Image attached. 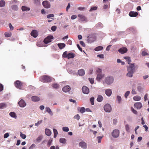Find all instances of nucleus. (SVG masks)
I'll return each mask as SVG.
<instances>
[{
	"mask_svg": "<svg viewBox=\"0 0 149 149\" xmlns=\"http://www.w3.org/2000/svg\"><path fill=\"white\" fill-rule=\"evenodd\" d=\"M51 77L46 75L41 76L40 77V80L43 83H48L51 81Z\"/></svg>",
	"mask_w": 149,
	"mask_h": 149,
	"instance_id": "f257e3e1",
	"label": "nucleus"
},
{
	"mask_svg": "<svg viewBox=\"0 0 149 149\" xmlns=\"http://www.w3.org/2000/svg\"><path fill=\"white\" fill-rule=\"evenodd\" d=\"M114 80V78L112 77L109 76L105 78V81L107 85H111L113 83Z\"/></svg>",
	"mask_w": 149,
	"mask_h": 149,
	"instance_id": "f03ea898",
	"label": "nucleus"
},
{
	"mask_svg": "<svg viewBox=\"0 0 149 149\" xmlns=\"http://www.w3.org/2000/svg\"><path fill=\"white\" fill-rule=\"evenodd\" d=\"M120 132L118 129L114 130L111 132V135L114 138H118Z\"/></svg>",
	"mask_w": 149,
	"mask_h": 149,
	"instance_id": "7ed1b4c3",
	"label": "nucleus"
},
{
	"mask_svg": "<svg viewBox=\"0 0 149 149\" xmlns=\"http://www.w3.org/2000/svg\"><path fill=\"white\" fill-rule=\"evenodd\" d=\"M104 110L106 112L109 113L111 112L112 110L111 105L109 104H106L104 106Z\"/></svg>",
	"mask_w": 149,
	"mask_h": 149,
	"instance_id": "20e7f679",
	"label": "nucleus"
},
{
	"mask_svg": "<svg viewBox=\"0 0 149 149\" xmlns=\"http://www.w3.org/2000/svg\"><path fill=\"white\" fill-rule=\"evenodd\" d=\"M87 41L88 43H91L93 42L96 40L95 36L93 35H90L87 38Z\"/></svg>",
	"mask_w": 149,
	"mask_h": 149,
	"instance_id": "39448f33",
	"label": "nucleus"
},
{
	"mask_svg": "<svg viewBox=\"0 0 149 149\" xmlns=\"http://www.w3.org/2000/svg\"><path fill=\"white\" fill-rule=\"evenodd\" d=\"M129 64V66L127 67V70L134 72L136 64L135 63H131Z\"/></svg>",
	"mask_w": 149,
	"mask_h": 149,
	"instance_id": "423d86ee",
	"label": "nucleus"
},
{
	"mask_svg": "<svg viewBox=\"0 0 149 149\" xmlns=\"http://www.w3.org/2000/svg\"><path fill=\"white\" fill-rule=\"evenodd\" d=\"M14 84L16 88L19 89H21L22 84L21 81L19 80L16 81L14 82Z\"/></svg>",
	"mask_w": 149,
	"mask_h": 149,
	"instance_id": "0eeeda50",
	"label": "nucleus"
},
{
	"mask_svg": "<svg viewBox=\"0 0 149 149\" xmlns=\"http://www.w3.org/2000/svg\"><path fill=\"white\" fill-rule=\"evenodd\" d=\"M53 38V36H49L46 37L43 41L44 42L47 44L51 42L52 41V39Z\"/></svg>",
	"mask_w": 149,
	"mask_h": 149,
	"instance_id": "6e6552de",
	"label": "nucleus"
},
{
	"mask_svg": "<svg viewBox=\"0 0 149 149\" xmlns=\"http://www.w3.org/2000/svg\"><path fill=\"white\" fill-rule=\"evenodd\" d=\"M79 146L83 149H86L87 147V143L84 141H83L79 143Z\"/></svg>",
	"mask_w": 149,
	"mask_h": 149,
	"instance_id": "1a4fd4ad",
	"label": "nucleus"
},
{
	"mask_svg": "<svg viewBox=\"0 0 149 149\" xmlns=\"http://www.w3.org/2000/svg\"><path fill=\"white\" fill-rule=\"evenodd\" d=\"M19 106L21 107H24L26 105L25 101L23 99H21L18 102Z\"/></svg>",
	"mask_w": 149,
	"mask_h": 149,
	"instance_id": "9d476101",
	"label": "nucleus"
},
{
	"mask_svg": "<svg viewBox=\"0 0 149 149\" xmlns=\"http://www.w3.org/2000/svg\"><path fill=\"white\" fill-rule=\"evenodd\" d=\"M42 3L43 6L46 8H48L50 7V3L47 1H43Z\"/></svg>",
	"mask_w": 149,
	"mask_h": 149,
	"instance_id": "9b49d317",
	"label": "nucleus"
},
{
	"mask_svg": "<svg viewBox=\"0 0 149 149\" xmlns=\"http://www.w3.org/2000/svg\"><path fill=\"white\" fill-rule=\"evenodd\" d=\"M83 93L85 94H87L89 93V90L88 88L85 86H84L82 88Z\"/></svg>",
	"mask_w": 149,
	"mask_h": 149,
	"instance_id": "f8f14e48",
	"label": "nucleus"
},
{
	"mask_svg": "<svg viewBox=\"0 0 149 149\" xmlns=\"http://www.w3.org/2000/svg\"><path fill=\"white\" fill-rule=\"evenodd\" d=\"M127 51V49L126 47L121 48L118 50V51L121 54L125 53Z\"/></svg>",
	"mask_w": 149,
	"mask_h": 149,
	"instance_id": "ddd939ff",
	"label": "nucleus"
},
{
	"mask_svg": "<svg viewBox=\"0 0 149 149\" xmlns=\"http://www.w3.org/2000/svg\"><path fill=\"white\" fill-rule=\"evenodd\" d=\"M71 90V88L68 85H67L63 87L62 88L63 91L65 93L68 92Z\"/></svg>",
	"mask_w": 149,
	"mask_h": 149,
	"instance_id": "4468645a",
	"label": "nucleus"
},
{
	"mask_svg": "<svg viewBox=\"0 0 149 149\" xmlns=\"http://www.w3.org/2000/svg\"><path fill=\"white\" fill-rule=\"evenodd\" d=\"M78 16L79 17L80 20L81 21H87V19L84 16L81 14H79Z\"/></svg>",
	"mask_w": 149,
	"mask_h": 149,
	"instance_id": "2eb2a0df",
	"label": "nucleus"
},
{
	"mask_svg": "<svg viewBox=\"0 0 149 149\" xmlns=\"http://www.w3.org/2000/svg\"><path fill=\"white\" fill-rule=\"evenodd\" d=\"M134 107L137 109H140L142 107V104L140 102L135 103L134 105Z\"/></svg>",
	"mask_w": 149,
	"mask_h": 149,
	"instance_id": "dca6fc26",
	"label": "nucleus"
},
{
	"mask_svg": "<svg viewBox=\"0 0 149 149\" xmlns=\"http://www.w3.org/2000/svg\"><path fill=\"white\" fill-rule=\"evenodd\" d=\"M129 15L131 17H136L138 15V13L136 12L130 11L129 13Z\"/></svg>",
	"mask_w": 149,
	"mask_h": 149,
	"instance_id": "f3484780",
	"label": "nucleus"
},
{
	"mask_svg": "<svg viewBox=\"0 0 149 149\" xmlns=\"http://www.w3.org/2000/svg\"><path fill=\"white\" fill-rule=\"evenodd\" d=\"M31 36H33V37L35 38L37 37L38 35L37 31L34 30H33L31 31Z\"/></svg>",
	"mask_w": 149,
	"mask_h": 149,
	"instance_id": "a211bd4d",
	"label": "nucleus"
},
{
	"mask_svg": "<svg viewBox=\"0 0 149 149\" xmlns=\"http://www.w3.org/2000/svg\"><path fill=\"white\" fill-rule=\"evenodd\" d=\"M105 92L107 96L109 97L111 95L112 91L111 89H108L105 90Z\"/></svg>",
	"mask_w": 149,
	"mask_h": 149,
	"instance_id": "6ab92c4d",
	"label": "nucleus"
},
{
	"mask_svg": "<svg viewBox=\"0 0 149 149\" xmlns=\"http://www.w3.org/2000/svg\"><path fill=\"white\" fill-rule=\"evenodd\" d=\"M104 74L99 73L97 75L96 79L98 81H100L104 76Z\"/></svg>",
	"mask_w": 149,
	"mask_h": 149,
	"instance_id": "aec40b11",
	"label": "nucleus"
},
{
	"mask_svg": "<svg viewBox=\"0 0 149 149\" xmlns=\"http://www.w3.org/2000/svg\"><path fill=\"white\" fill-rule=\"evenodd\" d=\"M45 110L50 115L52 116L53 115V113L50 108L49 107H46Z\"/></svg>",
	"mask_w": 149,
	"mask_h": 149,
	"instance_id": "412c9836",
	"label": "nucleus"
},
{
	"mask_svg": "<svg viewBox=\"0 0 149 149\" xmlns=\"http://www.w3.org/2000/svg\"><path fill=\"white\" fill-rule=\"evenodd\" d=\"M31 100L33 101L36 102L39 101L40 100V98L38 97L33 96L31 97Z\"/></svg>",
	"mask_w": 149,
	"mask_h": 149,
	"instance_id": "4be33fe9",
	"label": "nucleus"
},
{
	"mask_svg": "<svg viewBox=\"0 0 149 149\" xmlns=\"http://www.w3.org/2000/svg\"><path fill=\"white\" fill-rule=\"evenodd\" d=\"M75 56V54L72 52L68 54V59L73 58Z\"/></svg>",
	"mask_w": 149,
	"mask_h": 149,
	"instance_id": "5701e85b",
	"label": "nucleus"
},
{
	"mask_svg": "<svg viewBox=\"0 0 149 149\" xmlns=\"http://www.w3.org/2000/svg\"><path fill=\"white\" fill-rule=\"evenodd\" d=\"M78 111H79L81 113H83L85 112V109L84 107H78L77 108Z\"/></svg>",
	"mask_w": 149,
	"mask_h": 149,
	"instance_id": "b1692460",
	"label": "nucleus"
},
{
	"mask_svg": "<svg viewBox=\"0 0 149 149\" xmlns=\"http://www.w3.org/2000/svg\"><path fill=\"white\" fill-rule=\"evenodd\" d=\"M78 73L80 76H83L85 74V71L83 69H80L78 71Z\"/></svg>",
	"mask_w": 149,
	"mask_h": 149,
	"instance_id": "393cba45",
	"label": "nucleus"
},
{
	"mask_svg": "<svg viewBox=\"0 0 149 149\" xmlns=\"http://www.w3.org/2000/svg\"><path fill=\"white\" fill-rule=\"evenodd\" d=\"M22 10L23 11H28L30 10V8L27 7L26 6H23L22 7Z\"/></svg>",
	"mask_w": 149,
	"mask_h": 149,
	"instance_id": "a878e982",
	"label": "nucleus"
},
{
	"mask_svg": "<svg viewBox=\"0 0 149 149\" xmlns=\"http://www.w3.org/2000/svg\"><path fill=\"white\" fill-rule=\"evenodd\" d=\"M45 133L48 136H50L52 132L50 130L48 129H45Z\"/></svg>",
	"mask_w": 149,
	"mask_h": 149,
	"instance_id": "bb28decb",
	"label": "nucleus"
},
{
	"mask_svg": "<svg viewBox=\"0 0 149 149\" xmlns=\"http://www.w3.org/2000/svg\"><path fill=\"white\" fill-rule=\"evenodd\" d=\"M128 73L127 74V76L129 77H131L133 76V74L134 72L133 71L127 70Z\"/></svg>",
	"mask_w": 149,
	"mask_h": 149,
	"instance_id": "cd10ccee",
	"label": "nucleus"
},
{
	"mask_svg": "<svg viewBox=\"0 0 149 149\" xmlns=\"http://www.w3.org/2000/svg\"><path fill=\"white\" fill-rule=\"evenodd\" d=\"M61 49L65 47V45L63 43H59L57 45Z\"/></svg>",
	"mask_w": 149,
	"mask_h": 149,
	"instance_id": "c85d7f7f",
	"label": "nucleus"
},
{
	"mask_svg": "<svg viewBox=\"0 0 149 149\" xmlns=\"http://www.w3.org/2000/svg\"><path fill=\"white\" fill-rule=\"evenodd\" d=\"M103 97L102 95H99L97 96V100L99 102H101L103 100Z\"/></svg>",
	"mask_w": 149,
	"mask_h": 149,
	"instance_id": "c756f323",
	"label": "nucleus"
},
{
	"mask_svg": "<svg viewBox=\"0 0 149 149\" xmlns=\"http://www.w3.org/2000/svg\"><path fill=\"white\" fill-rule=\"evenodd\" d=\"M9 115L12 117L16 119L17 118V116L16 113L14 112H10L9 114Z\"/></svg>",
	"mask_w": 149,
	"mask_h": 149,
	"instance_id": "7c9ffc66",
	"label": "nucleus"
},
{
	"mask_svg": "<svg viewBox=\"0 0 149 149\" xmlns=\"http://www.w3.org/2000/svg\"><path fill=\"white\" fill-rule=\"evenodd\" d=\"M66 139L64 138H61L59 140L60 143L64 144L66 143Z\"/></svg>",
	"mask_w": 149,
	"mask_h": 149,
	"instance_id": "2f4dec72",
	"label": "nucleus"
},
{
	"mask_svg": "<svg viewBox=\"0 0 149 149\" xmlns=\"http://www.w3.org/2000/svg\"><path fill=\"white\" fill-rule=\"evenodd\" d=\"M116 100L117 101L118 104H121L122 102V98L121 96L118 95L117 96Z\"/></svg>",
	"mask_w": 149,
	"mask_h": 149,
	"instance_id": "473e14b6",
	"label": "nucleus"
},
{
	"mask_svg": "<svg viewBox=\"0 0 149 149\" xmlns=\"http://www.w3.org/2000/svg\"><path fill=\"white\" fill-rule=\"evenodd\" d=\"M141 97L139 96L136 95L133 97V99L134 101H138L141 100Z\"/></svg>",
	"mask_w": 149,
	"mask_h": 149,
	"instance_id": "72a5a7b5",
	"label": "nucleus"
},
{
	"mask_svg": "<svg viewBox=\"0 0 149 149\" xmlns=\"http://www.w3.org/2000/svg\"><path fill=\"white\" fill-rule=\"evenodd\" d=\"M103 49V47L102 46H99L96 47L94 49L95 51H98L100 50H102Z\"/></svg>",
	"mask_w": 149,
	"mask_h": 149,
	"instance_id": "f704fd0d",
	"label": "nucleus"
},
{
	"mask_svg": "<svg viewBox=\"0 0 149 149\" xmlns=\"http://www.w3.org/2000/svg\"><path fill=\"white\" fill-rule=\"evenodd\" d=\"M53 130L54 134V137L55 138L57 136L58 134V132L57 130L55 129H53Z\"/></svg>",
	"mask_w": 149,
	"mask_h": 149,
	"instance_id": "c9c22d12",
	"label": "nucleus"
},
{
	"mask_svg": "<svg viewBox=\"0 0 149 149\" xmlns=\"http://www.w3.org/2000/svg\"><path fill=\"white\" fill-rule=\"evenodd\" d=\"M11 8L13 10L15 11H17L18 9V6L16 5H12L11 6Z\"/></svg>",
	"mask_w": 149,
	"mask_h": 149,
	"instance_id": "e433bc0d",
	"label": "nucleus"
},
{
	"mask_svg": "<svg viewBox=\"0 0 149 149\" xmlns=\"http://www.w3.org/2000/svg\"><path fill=\"white\" fill-rule=\"evenodd\" d=\"M6 3L5 1L3 0L0 1V7H3L5 5Z\"/></svg>",
	"mask_w": 149,
	"mask_h": 149,
	"instance_id": "4c0bfd02",
	"label": "nucleus"
},
{
	"mask_svg": "<svg viewBox=\"0 0 149 149\" xmlns=\"http://www.w3.org/2000/svg\"><path fill=\"white\" fill-rule=\"evenodd\" d=\"M124 58L127 61L128 63L129 64H130L131 62V60L130 58L129 57L126 56L124 57Z\"/></svg>",
	"mask_w": 149,
	"mask_h": 149,
	"instance_id": "58836bf2",
	"label": "nucleus"
},
{
	"mask_svg": "<svg viewBox=\"0 0 149 149\" xmlns=\"http://www.w3.org/2000/svg\"><path fill=\"white\" fill-rule=\"evenodd\" d=\"M52 86L54 88L57 89L58 88L59 85L56 83H54L52 84Z\"/></svg>",
	"mask_w": 149,
	"mask_h": 149,
	"instance_id": "ea45409f",
	"label": "nucleus"
},
{
	"mask_svg": "<svg viewBox=\"0 0 149 149\" xmlns=\"http://www.w3.org/2000/svg\"><path fill=\"white\" fill-rule=\"evenodd\" d=\"M4 35L6 37H8L11 36L12 34L10 32H6L4 33Z\"/></svg>",
	"mask_w": 149,
	"mask_h": 149,
	"instance_id": "a19ab883",
	"label": "nucleus"
},
{
	"mask_svg": "<svg viewBox=\"0 0 149 149\" xmlns=\"http://www.w3.org/2000/svg\"><path fill=\"white\" fill-rule=\"evenodd\" d=\"M17 3L19 4V1L17 0H13L9 2V4H13V3Z\"/></svg>",
	"mask_w": 149,
	"mask_h": 149,
	"instance_id": "79ce46f5",
	"label": "nucleus"
},
{
	"mask_svg": "<svg viewBox=\"0 0 149 149\" xmlns=\"http://www.w3.org/2000/svg\"><path fill=\"white\" fill-rule=\"evenodd\" d=\"M53 139H50L48 141L47 143V146L48 147L50 146L52 144V142Z\"/></svg>",
	"mask_w": 149,
	"mask_h": 149,
	"instance_id": "37998d69",
	"label": "nucleus"
},
{
	"mask_svg": "<svg viewBox=\"0 0 149 149\" xmlns=\"http://www.w3.org/2000/svg\"><path fill=\"white\" fill-rule=\"evenodd\" d=\"M62 130L64 132H68L69 131V129L68 127H63Z\"/></svg>",
	"mask_w": 149,
	"mask_h": 149,
	"instance_id": "c03bdc74",
	"label": "nucleus"
},
{
	"mask_svg": "<svg viewBox=\"0 0 149 149\" xmlns=\"http://www.w3.org/2000/svg\"><path fill=\"white\" fill-rule=\"evenodd\" d=\"M130 93V91H127V92H126L124 95L125 97L126 98H127Z\"/></svg>",
	"mask_w": 149,
	"mask_h": 149,
	"instance_id": "a18cd8bd",
	"label": "nucleus"
},
{
	"mask_svg": "<svg viewBox=\"0 0 149 149\" xmlns=\"http://www.w3.org/2000/svg\"><path fill=\"white\" fill-rule=\"evenodd\" d=\"M6 104L3 103H0V109H2L6 107Z\"/></svg>",
	"mask_w": 149,
	"mask_h": 149,
	"instance_id": "49530a36",
	"label": "nucleus"
},
{
	"mask_svg": "<svg viewBox=\"0 0 149 149\" xmlns=\"http://www.w3.org/2000/svg\"><path fill=\"white\" fill-rule=\"evenodd\" d=\"M20 136L23 139H25L26 137V135L23 134L22 132H20Z\"/></svg>",
	"mask_w": 149,
	"mask_h": 149,
	"instance_id": "de8ad7c7",
	"label": "nucleus"
},
{
	"mask_svg": "<svg viewBox=\"0 0 149 149\" xmlns=\"http://www.w3.org/2000/svg\"><path fill=\"white\" fill-rule=\"evenodd\" d=\"M80 116L78 114H77L76 115L74 116V118L78 120H79L80 118Z\"/></svg>",
	"mask_w": 149,
	"mask_h": 149,
	"instance_id": "09e8293b",
	"label": "nucleus"
},
{
	"mask_svg": "<svg viewBox=\"0 0 149 149\" xmlns=\"http://www.w3.org/2000/svg\"><path fill=\"white\" fill-rule=\"evenodd\" d=\"M42 136H38L36 139L37 141L38 142H39L42 140Z\"/></svg>",
	"mask_w": 149,
	"mask_h": 149,
	"instance_id": "8fccbe9b",
	"label": "nucleus"
},
{
	"mask_svg": "<svg viewBox=\"0 0 149 149\" xmlns=\"http://www.w3.org/2000/svg\"><path fill=\"white\" fill-rule=\"evenodd\" d=\"M62 56L63 57L66 58L68 57V54H67V51L64 52Z\"/></svg>",
	"mask_w": 149,
	"mask_h": 149,
	"instance_id": "3c124183",
	"label": "nucleus"
},
{
	"mask_svg": "<svg viewBox=\"0 0 149 149\" xmlns=\"http://www.w3.org/2000/svg\"><path fill=\"white\" fill-rule=\"evenodd\" d=\"M125 128L126 131L128 132H130V127L129 125L128 124H126L125 126Z\"/></svg>",
	"mask_w": 149,
	"mask_h": 149,
	"instance_id": "603ef678",
	"label": "nucleus"
},
{
	"mask_svg": "<svg viewBox=\"0 0 149 149\" xmlns=\"http://www.w3.org/2000/svg\"><path fill=\"white\" fill-rule=\"evenodd\" d=\"M97 9V7L96 6L93 7L91 8L89 10V11L91 12L93 10H95Z\"/></svg>",
	"mask_w": 149,
	"mask_h": 149,
	"instance_id": "864d4df0",
	"label": "nucleus"
},
{
	"mask_svg": "<svg viewBox=\"0 0 149 149\" xmlns=\"http://www.w3.org/2000/svg\"><path fill=\"white\" fill-rule=\"evenodd\" d=\"M141 55L143 56H148L149 54L143 51L142 52Z\"/></svg>",
	"mask_w": 149,
	"mask_h": 149,
	"instance_id": "5fc2aeb1",
	"label": "nucleus"
},
{
	"mask_svg": "<svg viewBox=\"0 0 149 149\" xmlns=\"http://www.w3.org/2000/svg\"><path fill=\"white\" fill-rule=\"evenodd\" d=\"M42 121V120L38 121L37 123L35 124V125L36 126H38L39 124H41Z\"/></svg>",
	"mask_w": 149,
	"mask_h": 149,
	"instance_id": "6e6d98bb",
	"label": "nucleus"
},
{
	"mask_svg": "<svg viewBox=\"0 0 149 149\" xmlns=\"http://www.w3.org/2000/svg\"><path fill=\"white\" fill-rule=\"evenodd\" d=\"M94 97H92L90 99V101L91 102V104L92 105L94 104Z\"/></svg>",
	"mask_w": 149,
	"mask_h": 149,
	"instance_id": "4d7b16f0",
	"label": "nucleus"
},
{
	"mask_svg": "<svg viewBox=\"0 0 149 149\" xmlns=\"http://www.w3.org/2000/svg\"><path fill=\"white\" fill-rule=\"evenodd\" d=\"M103 136H99L97 137V139L98 140V142L100 143L101 142V140L102 139Z\"/></svg>",
	"mask_w": 149,
	"mask_h": 149,
	"instance_id": "13d9d810",
	"label": "nucleus"
},
{
	"mask_svg": "<svg viewBox=\"0 0 149 149\" xmlns=\"http://www.w3.org/2000/svg\"><path fill=\"white\" fill-rule=\"evenodd\" d=\"M8 26L10 28V30H11V31L13 30V29H14V27L12 26V24L10 23H9Z\"/></svg>",
	"mask_w": 149,
	"mask_h": 149,
	"instance_id": "bf43d9fd",
	"label": "nucleus"
},
{
	"mask_svg": "<svg viewBox=\"0 0 149 149\" xmlns=\"http://www.w3.org/2000/svg\"><path fill=\"white\" fill-rule=\"evenodd\" d=\"M56 26H54L52 27L51 28V29L52 31H54L56 30Z\"/></svg>",
	"mask_w": 149,
	"mask_h": 149,
	"instance_id": "052dcab7",
	"label": "nucleus"
},
{
	"mask_svg": "<svg viewBox=\"0 0 149 149\" xmlns=\"http://www.w3.org/2000/svg\"><path fill=\"white\" fill-rule=\"evenodd\" d=\"M54 17V15L53 14H50L48 15L47 16V18H49L50 17Z\"/></svg>",
	"mask_w": 149,
	"mask_h": 149,
	"instance_id": "680f3d73",
	"label": "nucleus"
},
{
	"mask_svg": "<svg viewBox=\"0 0 149 149\" xmlns=\"http://www.w3.org/2000/svg\"><path fill=\"white\" fill-rule=\"evenodd\" d=\"M89 80L91 84H93V83L94 82V79L93 78H89Z\"/></svg>",
	"mask_w": 149,
	"mask_h": 149,
	"instance_id": "e2e57ef3",
	"label": "nucleus"
},
{
	"mask_svg": "<svg viewBox=\"0 0 149 149\" xmlns=\"http://www.w3.org/2000/svg\"><path fill=\"white\" fill-rule=\"evenodd\" d=\"M131 93L132 94L135 95L137 94V93L135 89L134 88H132Z\"/></svg>",
	"mask_w": 149,
	"mask_h": 149,
	"instance_id": "0e129e2a",
	"label": "nucleus"
},
{
	"mask_svg": "<svg viewBox=\"0 0 149 149\" xmlns=\"http://www.w3.org/2000/svg\"><path fill=\"white\" fill-rule=\"evenodd\" d=\"M9 136V134L8 133H6L4 135L3 137L4 138H7Z\"/></svg>",
	"mask_w": 149,
	"mask_h": 149,
	"instance_id": "69168bd1",
	"label": "nucleus"
},
{
	"mask_svg": "<svg viewBox=\"0 0 149 149\" xmlns=\"http://www.w3.org/2000/svg\"><path fill=\"white\" fill-rule=\"evenodd\" d=\"M80 44L83 47H85L86 46V45L85 43L82 41H81L80 42Z\"/></svg>",
	"mask_w": 149,
	"mask_h": 149,
	"instance_id": "338daca9",
	"label": "nucleus"
},
{
	"mask_svg": "<svg viewBox=\"0 0 149 149\" xmlns=\"http://www.w3.org/2000/svg\"><path fill=\"white\" fill-rule=\"evenodd\" d=\"M97 57H99L101 58H104V56L103 54H99L97 55Z\"/></svg>",
	"mask_w": 149,
	"mask_h": 149,
	"instance_id": "774afa93",
	"label": "nucleus"
}]
</instances>
